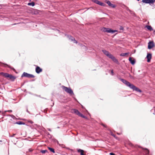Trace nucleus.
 I'll use <instances>...</instances> for the list:
<instances>
[{
	"mask_svg": "<svg viewBox=\"0 0 155 155\" xmlns=\"http://www.w3.org/2000/svg\"><path fill=\"white\" fill-rule=\"evenodd\" d=\"M152 55L150 53H148L147 54V61L148 62H149L150 61V59L151 58Z\"/></svg>",
	"mask_w": 155,
	"mask_h": 155,
	"instance_id": "12",
	"label": "nucleus"
},
{
	"mask_svg": "<svg viewBox=\"0 0 155 155\" xmlns=\"http://www.w3.org/2000/svg\"><path fill=\"white\" fill-rule=\"evenodd\" d=\"M129 54V53H122L120 54V56H125L128 55Z\"/></svg>",
	"mask_w": 155,
	"mask_h": 155,
	"instance_id": "17",
	"label": "nucleus"
},
{
	"mask_svg": "<svg viewBox=\"0 0 155 155\" xmlns=\"http://www.w3.org/2000/svg\"><path fill=\"white\" fill-rule=\"evenodd\" d=\"M33 151V150L31 149H29V151L30 152H32Z\"/></svg>",
	"mask_w": 155,
	"mask_h": 155,
	"instance_id": "30",
	"label": "nucleus"
},
{
	"mask_svg": "<svg viewBox=\"0 0 155 155\" xmlns=\"http://www.w3.org/2000/svg\"><path fill=\"white\" fill-rule=\"evenodd\" d=\"M111 135L113 136L116 139H117V137H116L115 135L112 132L111 133Z\"/></svg>",
	"mask_w": 155,
	"mask_h": 155,
	"instance_id": "26",
	"label": "nucleus"
},
{
	"mask_svg": "<svg viewBox=\"0 0 155 155\" xmlns=\"http://www.w3.org/2000/svg\"><path fill=\"white\" fill-rule=\"evenodd\" d=\"M153 0V1H154V2H155V0Z\"/></svg>",
	"mask_w": 155,
	"mask_h": 155,
	"instance_id": "34",
	"label": "nucleus"
},
{
	"mask_svg": "<svg viewBox=\"0 0 155 155\" xmlns=\"http://www.w3.org/2000/svg\"><path fill=\"white\" fill-rule=\"evenodd\" d=\"M41 152L42 153H45L48 152V150H41Z\"/></svg>",
	"mask_w": 155,
	"mask_h": 155,
	"instance_id": "23",
	"label": "nucleus"
},
{
	"mask_svg": "<svg viewBox=\"0 0 155 155\" xmlns=\"http://www.w3.org/2000/svg\"><path fill=\"white\" fill-rule=\"evenodd\" d=\"M28 5H32V6H33L35 5V4L34 2H31V3H28Z\"/></svg>",
	"mask_w": 155,
	"mask_h": 155,
	"instance_id": "20",
	"label": "nucleus"
},
{
	"mask_svg": "<svg viewBox=\"0 0 155 155\" xmlns=\"http://www.w3.org/2000/svg\"><path fill=\"white\" fill-rule=\"evenodd\" d=\"M7 111L9 112H12V110H10Z\"/></svg>",
	"mask_w": 155,
	"mask_h": 155,
	"instance_id": "32",
	"label": "nucleus"
},
{
	"mask_svg": "<svg viewBox=\"0 0 155 155\" xmlns=\"http://www.w3.org/2000/svg\"><path fill=\"white\" fill-rule=\"evenodd\" d=\"M101 30L104 32L111 33L112 34L117 31L116 30H113L109 28H106L104 27L102 28Z\"/></svg>",
	"mask_w": 155,
	"mask_h": 155,
	"instance_id": "4",
	"label": "nucleus"
},
{
	"mask_svg": "<svg viewBox=\"0 0 155 155\" xmlns=\"http://www.w3.org/2000/svg\"><path fill=\"white\" fill-rule=\"evenodd\" d=\"M132 58H131V57H130L129 58V61H130V63L133 65H134L135 64V61L134 59V60H132Z\"/></svg>",
	"mask_w": 155,
	"mask_h": 155,
	"instance_id": "15",
	"label": "nucleus"
},
{
	"mask_svg": "<svg viewBox=\"0 0 155 155\" xmlns=\"http://www.w3.org/2000/svg\"><path fill=\"white\" fill-rule=\"evenodd\" d=\"M101 125H102L104 127H107V126H106V125L104 124H102V123L101 124Z\"/></svg>",
	"mask_w": 155,
	"mask_h": 155,
	"instance_id": "29",
	"label": "nucleus"
},
{
	"mask_svg": "<svg viewBox=\"0 0 155 155\" xmlns=\"http://www.w3.org/2000/svg\"><path fill=\"white\" fill-rule=\"evenodd\" d=\"M82 46L83 48L84 49L85 51H86L87 50V48L86 46L84 45H82Z\"/></svg>",
	"mask_w": 155,
	"mask_h": 155,
	"instance_id": "24",
	"label": "nucleus"
},
{
	"mask_svg": "<svg viewBox=\"0 0 155 155\" xmlns=\"http://www.w3.org/2000/svg\"><path fill=\"white\" fill-rule=\"evenodd\" d=\"M17 124H19V125L24 124V123H23L21 121L18 122H17Z\"/></svg>",
	"mask_w": 155,
	"mask_h": 155,
	"instance_id": "25",
	"label": "nucleus"
},
{
	"mask_svg": "<svg viewBox=\"0 0 155 155\" xmlns=\"http://www.w3.org/2000/svg\"><path fill=\"white\" fill-rule=\"evenodd\" d=\"M71 112L72 113H74L76 115H77L78 116L83 118H86V117L85 116H84L83 114H81V113H80L77 110L75 109H72L71 110Z\"/></svg>",
	"mask_w": 155,
	"mask_h": 155,
	"instance_id": "5",
	"label": "nucleus"
},
{
	"mask_svg": "<svg viewBox=\"0 0 155 155\" xmlns=\"http://www.w3.org/2000/svg\"><path fill=\"white\" fill-rule=\"evenodd\" d=\"M21 77H26L28 78H34L35 76L33 74H29L26 72H24L21 75Z\"/></svg>",
	"mask_w": 155,
	"mask_h": 155,
	"instance_id": "6",
	"label": "nucleus"
},
{
	"mask_svg": "<svg viewBox=\"0 0 155 155\" xmlns=\"http://www.w3.org/2000/svg\"><path fill=\"white\" fill-rule=\"evenodd\" d=\"M138 1H139L140 0H137Z\"/></svg>",
	"mask_w": 155,
	"mask_h": 155,
	"instance_id": "35",
	"label": "nucleus"
},
{
	"mask_svg": "<svg viewBox=\"0 0 155 155\" xmlns=\"http://www.w3.org/2000/svg\"><path fill=\"white\" fill-rule=\"evenodd\" d=\"M28 122H29V123H30L31 124H32L33 123V122L32 120H28Z\"/></svg>",
	"mask_w": 155,
	"mask_h": 155,
	"instance_id": "27",
	"label": "nucleus"
},
{
	"mask_svg": "<svg viewBox=\"0 0 155 155\" xmlns=\"http://www.w3.org/2000/svg\"><path fill=\"white\" fill-rule=\"evenodd\" d=\"M146 27L150 31L153 30V28L150 26L147 25L146 26Z\"/></svg>",
	"mask_w": 155,
	"mask_h": 155,
	"instance_id": "18",
	"label": "nucleus"
},
{
	"mask_svg": "<svg viewBox=\"0 0 155 155\" xmlns=\"http://www.w3.org/2000/svg\"><path fill=\"white\" fill-rule=\"evenodd\" d=\"M143 149L145 150H146V154H149V151L146 148H143Z\"/></svg>",
	"mask_w": 155,
	"mask_h": 155,
	"instance_id": "22",
	"label": "nucleus"
},
{
	"mask_svg": "<svg viewBox=\"0 0 155 155\" xmlns=\"http://www.w3.org/2000/svg\"><path fill=\"white\" fill-rule=\"evenodd\" d=\"M102 52L103 53L108 57H109L111 55L108 51L105 50H102Z\"/></svg>",
	"mask_w": 155,
	"mask_h": 155,
	"instance_id": "10",
	"label": "nucleus"
},
{
	"mask_svg": "<svg viewBox=\"0 0 155 155\" xmlns=\"http://www.w3.org/2000/svg\"><path fill=\"white\" fill-rule=\"evenodd\" d=\"M48 148L50 151L53 153H55V151L54 149L49 147H48Z\"/></svg>",
	"mask_w": 155,
	"mask_h": 155,
	"instance_id": "19",
	"label": "nucleus"
},
{
	"mask_svg": "<svg viewBox=\"0 0 155 155\" xmlns=\"http://www.w3.org/2000/svg\"><path fill=\"white\" fill-rule=\"evenodd\" d=\"M14 135H15V134H14L13 136H14Z\"/></svg>",
	"mask_w": 155,
	"mask_h": 155,
	"instance_id": "38",
	"label": "nucleus"
},
{
	"mask_svg": "<svg viewBox=\"0 0 155 155\" xmlns=\"http://www.w3.org/2000/svg\"><path fill=\"white\" fill-rule=\"evenodd\" d=\"M1 111H0V113H1Z\"/></svg>",
	"mask_w": 155,
	"mask_h": 155,
	"instance_id": "36",
	"label": "nucleus"
},
{
	"mask_svg": "<svg viewBox=\"0 0 155 155\" xmlns=\"http://www.w3.org/2000/svg\"><path fill=\"white\" fill-rule=\"evenodd\" d=\"M62 88L64 91L69 94L71 95L74 94L73 91L70 87H68L64 86H62Z\"/></svg>",
	"mask_w": 155,
	"mask_h": 155,
	"instance_id": "3",
	"label": "nucleus"
},
{
	"mask_svg": "<svg viewBox=\"0 0 155 155\" xmlns=\"http://www.w3.org/2000/svg\"><path fill=\"white\" fill-rule=\"evenodd\" d=\"M154 46V44L153 42L150 41L148 43V48L150 49L153 47Z\"/></svg>",
	"mask_w": 155,
	"mask_h": 155,
	"instance_id": "11",
	"label": "nucleus"
},
{
	"mask_svg": "<svg viewBox=\"0 0 155 155\" xmlns=\"http://www.w3.org/2000/svg\"><path fill=\"white\" fill-rule=\"evenodd\" d=\"M117 134L118 135H120L122 134V133H117Z\"/></svg>",
	"mask_w": 155,
	"mask_h": 155,
	"instance_id": "31",
	"label": "nucleus"
},
{
	"mask_svg": "<svg viewBox=\"0 0 155 155\" xmlns=\"http://www.w3.org/2000/svg\"><path fill=\"white\" fill-rule=\"evenodd\" d=\"M106 3L109 6L112 8H115L116 7V5H115L112 4L109 1H107Z\"/></svg>",
	"mask_w": 155,
	"mask_h": 155,
	"instance_id": "13",
	"label": "nucleus"
},
{
	"mask_svg": "<svg viewBox=\"0 0 155 155\" xmlns=\"http://www.w3.org/2000/svg\"><path fill=\"white\" fill-rule=\"evenodd\" d=\"M142 2L146 4H153L154 1L153 0H142Z\"/></svg>",
	"mask_w": 155,
	"mask_h": 155,
	"instance_id": "7",
	"label": "nucleus"
},
{
	"mask_svg": "<svg viewBox=\"0 0 155 155\" xmlns=\"http://www.w3.org/2000/svg\"><path fill=\"white\" fill-rule=\"evenodd\" d=\"M94 2L96 3V4H97L98 5H103L104 4L102 3L101 2H99V1H98V0H94Z\"/></svg>",
	"mask_w": 155,
	"mask_h": 155,
	"instance_id": "16",
	"label": "nucleus"
},
{
	"mask_svg": "<svg viewBox=\"0 0 155 155\" xmlns=\"http://www.w3.org/2000/svg\"><path fill=\"white\" fill-rule=\"evenodd\" d=\"M77 151L80 153L81 155H85V153H84V151L83 150L78 149L77 150Z\"/></svg>",
	"mask_w": 155,
	"mask_h": 155,
	"instance_id": "14",
	"label": "nucleus"
},
{
	"mask_svg": "<svg viewBox=\"0 0 155 155\" xmlns=\"http://www.w3.org/2000/svg\"><path fill=\"white\" fill-rule=\"evenodd\" d=\"M42 69L41 68L37 66L35 68V71L38 73L39 74L41 72H42Z\"/></svg>",
	"mask_w": 155,
	"mask_h": 155,
	"instance_id": "9",
	"label": "nucleus"
},
{
	"mask_svg": "<svg viewBox=\"0 0 155 155\" xmlns=\"http://www.w3.org/2000/svg\"><path fill=\"white\" fill-rule=\"evenodd\" d=\"M0 75L5 78H8V80L12 81H14L16 78L15 76L6 73L1 72L0 73Z\"/></svg>",
	"mask_w": 155,
	"mask_h": 155,
	"instance_id": "2",
	"label": "nucleus"
},
{
	"mask_svg": "<svg viewBox=\"0 0 155 155\" xmlns=\"http://www.w3.org/2000/svg\"><path fill=\"white\" fill-rule=\"evenodd\" d=\"M14 135H15V134H14L13 136H14Z\"/></svg>",
	"mask_w": 155,
	"mask_h": 155,
	"instance_id": "37",
	"label": "nucleus"
},
{
	"mask_svg": "<svg viewBox=\"0 0 155 155\" xmlns=\"http://www.w3.org/2000/svg\"><path fill=\"white\" fill-rule=\"evenodd\" d=\"M71 40L72 41H73V42L74 43L77 44L78 43L77 41L74 39V38H72L71 39Z\"/></svg>",
	"mask_w": 155,
	"mask_h": 155,
	"instance_id": "21",
	"label": "nucleus"
},
{
	"mask_svg": "<svg viewBox=\"0 0 155 155\" xmlns=\"http://www.w3.org/2000/svg\"><path fill=\"white\" fill-rule=\"evenodd\" d=\"M120 80L127 86H128L130 88L132 89L133 90H135L137 91L140 92H141V90L135 86L134 84H131L130 83L127 81L123 79H121Z\"/></svg>",
	"mask_w": 155,
	"mask_h": 155,
	"instance_id": "1",
	"label": "nucleus"
},
{
	"mask_svg": "<svg viewBox=\"0 0 155 155\" xmlns=\"http://www.w3.org/2000/svg\"><path fill=\"white\" fill-rule=\"evenodd\" d=\"M111 73L113 75V70H112L111 71Z\"/></svg>",
	"mask_w": 155,
	"mask_h": 155,
	"instance_id": "33",
	"label": "nucleus"
},
{
	"mask_svg": "<svg viewBox=\"0 0 155 155\" xmlns=\"http://www.w3.org/2000/svg\"><path fill=\"white\" fill-rule=\"evenodd\" d=\"M124 29V28L122 26H120V30H123Z\"/></svg>",
	"mask_w": 155,
	"mask_h": 155,
	"instance_id": "28",
	"label": "nucleus"
},
{
	"mask_svg": "<svg viewBox=\"0 0 155 155\" xmlns=\"http://www.w3.org/2000/svg\"><path fill=\"white\" fill-rule=\"evenodd\" d=\"M112 60L116 63L118 64L119 63L118 61L112 54L109 57Z\"/></svg>",
	"mask_w": 155,
	"mask_h": 155,
	"instance_id": "8",
	"label": "nucleus"
}]
</instances>
